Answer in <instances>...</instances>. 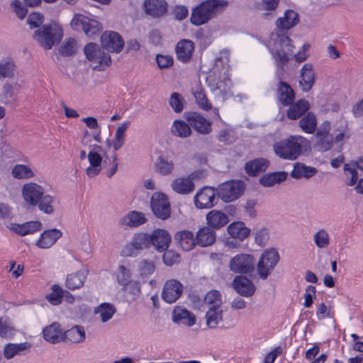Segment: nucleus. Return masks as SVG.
Masks as SVG:
<instances>
[{"instance_id": "13", "label": "nucleus", "mask_w": 363, "mask_h": 363, "mask_svg": "<svg viewBox=\"0 0 363 363\" xmlns=\"http://www.w3.org/2000/svg\"><path fill=\"white\" fill-rule=\"evenodd\" d=\"M151 208L154 214L160 219L165 220L170 216V204L167 196L162 193L153 194Z\"/></svg>"}, {"instance_id": "61", "label": "nucleus", "mask_w": 363, "mask_h": 363, "mask_svg": "<svg viewBox=\"0 0 363 363\" xmlns=\"http://www.w3.org/2000/svg\"><path fill=\"white\" fill-rule=\"evenodd\" d=\"M315 147L319 151H328L332 147L334 142L333 135L326 136H315Z\"/></svg>"}, {"instance_id": "9", "label": "nucleus", "mask_w": 363, "mask_h": 363, "mask_svg": "<svg viewBox=\"0 0 363 363\" xmlns=\"http://www.w3.org/2000/svg\"><path fill=\"white\" fill-rule=\"evenodd\" d=\"M245 184L242 181H228L220 184L216 189L217 195L224 202H232L242 194Z\"/></svg>"}, {"instance_id": "45", "label": "nucleus", "mask_w": 363, "mask_h": 363, "mask_svg": "<svg viewBox=\"0 0 363 363\" xmlns=\"http://www.w3.org/2000/svg\"><path fill=\"white\" fill-rule=\"evenodd\" d=\"M310 108L308 101L301 99L291 106L288 111V117L290 119L296 120L301 117Z\"/></svg>"}, {"instance_id": "27", "label": "nucleus", "mask_w": 363, "mask_h": 363, "mask_svg": "<svg viewBox=\"0 0 363 363\" xmlns=\"http://www.w3.org/2000/svg\"><path fill=\"white\" fill-rule=\"evenodd\" d=\"M233 285L239 294L245 297L252 296L255 291L254 284L245 277H236L233 280Z\"/></svg>"}, {"instance_id": "24", "label": "nucleus", "mask_w": 363, "mask_h": 363, "mask_svg": "<svg viewBox=\"0 0 363 363\" xmlns=\"http://www.w3.org/2000/svg\"><path fill=\"white\" fill-rule=\"evenodd\" d=\"M174 238L179 247L184 251H189L197 245L196 237L190 230H184L179 231L175 233Z\"/></svg>"}, {"instance_id": "36", "label": "nucleus", "mask_w": 363, "mask_h": 363, "mask_svg": "<svg viewBox=\"0 0 363 363\" xmlns=\"http://www.w3.org/2000/svg\"><path fill=\"white\" fill-rule=\"evenodd\" d=\"M130 125V122L126 121L121 124L116 129L114 138L112 140H107V145L115 151L121 149L125 143V133Z\"/></svg>"}, {"instance_id": "12", "label": "nucleus", "mask_w": 363, "mask_h": 363, "mask_svg": "<svg viewBox=\"0 0 363 363\" xmlns=\"http://www.w3.org/2000/svg\"><path fill=\"white\" fill-rule=\"evenodd\" d=\"M45 190L43 186L35 182H28L21 189L23 201L30 207H35L39 199L43 196Z\"/></svg>"}, {"instance_id": "50", "label": "nucleus", "mask_w": 363, "mask_h": 363, "mask_svg": "<svg viewBox=\"0 0 363 363\" xmlns=\"http://www.w3.org/2000/svg\"><path fill=\"white\" fill-rule=\"evenodd\" d=\"M174 168V164L172 160L160 155L157 157L155 162V171L162 175L170 174Z\"/></svg>"}, {"instance_id": "62", "label": "nucleus", "mask_w": 363, "mask_h": 363, "mask_svg": "<svg viewBox=\"0 0 363 363\" xmlns=\"http://www.w3.org/2000/svg\"><path fill=\"white\" fill-rule=\"evenodd\" d=\"M169 103L174 112L180 113L184 108V99L179 93H172L170 96Z\"/></svg>"}, {"instance_id": "11", "label": "nucleus", "mask_w": 363, "mask_h": 363, "mask_svg": "<svg viewBox=\"0 0 363 363\" xmlns=\"http://www.w3.org/2000/svg\"><path fill=\"white\" fill-rule=\"evenodd\" d=\"M191 94L194 98L197 106L205 111H213L214 114V120H218L223 123L219 114V108L218 107H213L211 102L208 99L205 92L204 88L200 83L196 84L191 88Z\"/></svg>"}, {"instance_id": "17", "label": "nucleus", "mask_w": 363, "mask_h": 363, "mask_svg": "<svg viewBox=\"0 0 363 363\" xmlns=\"http://www.w3.org/2000/svg\"><path fill=\"white\" fill-rule=\"evenodd\" d=\"M143 7L145 14L154 18L164 17L168 11L166 0H144Z\"/></svg>"}, {"instance_id": "4", "label": "nucleus", "mask_w": 363, "mask_h": 363, "mask_svg": "<svg viewBox=\"0 0 363 363\" xmlns=\"http://www.w3.org/2000/svg\"><path fill=\"white\" fill-rule=\"evenodd\" d=\"M62 36V27L55 21L43 25L33 34V38L45 50H50L54 45L57 44Z\"/></svg>"}, {"instance_id": "23", "label": "nucleus", "mask_w": 363, "mask_h": 363, "mask_svg": "<svg viewBox=\"0 0 363 363\" xmlns=\"http://www.w3.org/2000/svg\"><path fill=\"white\" fill-rule=\"evenodd\" d=\"M89 271L86 269L68 274L65 279V286L71 291L81 289L84 286Z\"/></svg>"}, {"instance_id": "5", "label": "nucleus", "mask_w": 363, "mask_h": 363, "mask_svg": "<svg viewBox=\"0 0 363 363\" xmlns=\"http://www.w3.org/2000/svg\"><path fill=\"white\" fill-rule=\"evenodd\" d=\"M228 1L224 0H207L194 8L190 21L195 26L207 23L219 10L224 9Z\"/></svg>"}, {"instance_id": "28", "label": "nucleus", "mask_w": 363, "mask_h": 363, "mask_svg": "<svg viewBox=\"0 0 363 363\" xmlns=\"http://www.w3.org/2000/svg\"><path fill=\"white\" fill-rule=\"evenodd\" d=\"M177 59L182 62L190 60L194 51V44L190 40H180L175 48Z\"/></svg>"}, {"instance_id": "41", "label": "nucleus", "mask_w": 363, "mask_h": 363, "mask_svg": "<svg viewBox=\"0 0 363 363\" xmlns=\"http://www.w3.org/2000/svg\"><path fill=\"white\" fill-rule=\"evenodd\" d=\"M287 173L285 172H276L264 174L259 179L260 184L265 187H270L285 181Z\"/></svg>"}, {"instance_id": "19", "label": "nucleus", "mask_w": 363, "mask_h": 363, "mask_svg": "<svg viewBox=\"0 0 363 363\" xmlns=\"http://www.w3.org/2000/svg\"><path fill=\"white\" fill-rule=\"evenodd\" d=\"M186 119L189 125L201 134H208L211 131V122L200 113H189Z\"/></svg>"}, {"instance_id": "49", "label": "nucleus", "mask_w": 363, "mask_h": 363, "mask_svg": "<svg viewBox=\"0 0 363 363\" xmlns=\"http://www.w3.org/2000/svg\"><path fill=\"white\" fill-rule=\"evenodd\" d=\"M189 125V123L182 120H175L171 127V132L176 137L187 138L191 133Z\"/></svg>"}, {"instance_id": "10", "label": "nucleus", "mask_w": 363, "mask_h": 363, "mask_svg": "<svg viewBox=\"0 0 363 363\" xmlns=\"http://www.w3.org/2000/svg\"><path fill=\"white\" fill-rule=\"evenodd\" d=\"M255 259L252 255L240 253L233 257L229 262V269L235 274H246L255 269Z\"/></svg>"}, {"instance_id": "47", "label": "nucleus", "mask_w": 363, "mask_h": 363, "mask_svg": "<svg viewBox=\"0 0 363 363\" xmlns=\"http://www.w3.org/2000/svg\"><path fill=\"white\" fill-rule=\"evenodd\" d=\"M17 330L11 320L7 317L0 318V337L4 339H12L16 334Z\"/></svg>"}, {"instance_id": "44", "label": "nucleus", "mask_w": 363, "mask_h": 363, "mask_svg": "<svg viewBox=\"0 0 363 363\" xmlns=\"http://www.w3.org/2000/svg\"><path fill=\"white\" fill-rule=\"evenodd\" d=\"M313 240L318 249H327L330 244L329 232L325 228L318 229L313 235Z\"/></svg>"}, {"instance_id": "59", "label": "nucleus", "mask_w": 363, "mask_h": 363, "mask_svg": "<svg viewBox=\"0 0 363 363\" xmlns=\"http://www.w3.org/2000/svg\"><path fill=\"white\" fill-rule=\"evenodd\" d=\"M67 337L71 342L79 343L84 341L86 333L82 327L76 325L67 331Z\"/></svg>"}, {"instance_id": "39", "label": "nucleus", "mask_w": 363, "mask_h": 363, "mask_svg": "<svg viewBox=\"0 0 363 363\" xmlns=\"http://www.w3.org/2000/svg\"><path fill=\"white\" fill-rule=\"evenodd\" d=\"M113 277L120 286H125L132 280V272L128 266L118 264L113 271Z\"/></svg>"}, {"instance_id": "55", "label": "nucleus", "mask_w": 363, "mask_h": 363, "mask_svg": "<svg viewBox=\"0 0 363 363\" xmlns=\"http://www.w3.org/2000/svg\"><path fill=\"white\" fill-rule=\"evenodd\" d=\"M300 127L302 130L308 134L313 133L317 127L316 116L311 112L303 116L300 122Z\"/></svg>"}, {"instance_id": "52", "label": "nucleus", "mask_w": 363, "mask_h": 363, "mask_svg": "<svg viewBox=\"0 0 363 363\" xmlns=\"http://www.w3.org/2000/svg\"><path fill=\"white\" fill-rule=\"evenodd\" d=\"M121 287L128 301H135L141 293L140 284L138 281L130 280L127 285Z\"/></svg>"}, {"instance_id": "16", "label": "nucleus", "mask_w": 363, "mask_h": 363, "mask_svg": "<svg viewBox=\"0 0 363 363\" xmlns=\"http://www.w3.org/2000/svg\"><path fill=\"white\" fill-rule=\"evenodd\" d=\"M183 292V285L176 279L167 281L163 286L162 292V299L167 303H173L177 301Z\"/></svg>"}, {"instance_id": "63", "label": "nucleus", "mask_w": 363, "mask_h": 363, "mask_svg": "<svg viewBox=\"0 0 363 363\" xmlns=\"http://www.w3.org/2000/svg\"><path fill=\"white\" fill-rule=\"evenodd\" d=\"M77 50V41L69 38L61 46L60 52L64 56L73 55Z\"/></svg>"}, {"instance_id": "56", "label": "nucleus", "mask_w": 363, "mask_h": 363, "mask_svg": "<svg viewBox=\"0 0 363 363\" xmlns=\"http://www.w3.org/2000/svg\"><path fill=\"white\" fill-rule=\"evenodd\" d=\"M204 301L208 308H222L223 301L221 294L217 290L208 291L206 294Z\"/></svg>"}, {"instance_id": "1", "label": "nucleus", "mask_w": 363, "mask_h": 363, "mask_svg": "<svg viewBox=\"0 0 363 363\" xmlns=\"http://www.w3.org/2000/svg\"><path fill=\"white\" fill-rule=\"evenodd\" d=\"M229 51L223 50L216 57L213 67L206 78L207 86L216 100L223 102L231 96L232 83L229 77Z\"/></svg>"}, {"instance_id": "8", "label": "nucleus", "mask_w": 363, "mask_h": 363, "mask_svg": "<svg viewBox=\"0 0 363 363\" xmlns=\"http://www.w3.org/2000/svg\"><path fill=\"white\" fill-rule=\"evenodd\" d=\"M279 260V255L275 248L265 250L257 263V273L262 279H266Z\"/></svg>"}, {"instance_id": "25", "label": "nucleus", "mask_w": 363, "mask_h": 363, "mask_svg": "<svg viewBox=\"0 0 363 363\" xmlns=\"http://www.w3.org/2000/svg\"><path fill=\"white\" fill-rule=\"evenodd\" d=\"M42 223L38 220L29 221L23 224L10 223L8 228L21 236L34 233L41 229Z\"/></svg>"}, {"instance_id": "58", "label": "nucleus", "mask_w": 363, "mask_h": 363, "mask_svg": "<svg viewBox=\"0 0 363 363\" xmlns=\"http://www.w3.org/2000/svg\"><path fill=\"white\" fill-rule=\"evenodd\" d=\"M26 6L20 0H13L10 3V10L18 19L23 20L28 13Z\"/></svg>"}, {"instance_id": "20", "label": "nucleus", "mask_w": 363, "mask_h": 363, "mask_svg": "<svg viewBox=\"0 0 363 363\" xmlns=\"http://www.w3.org/2000/svg\"><path fill=\"white\" fill-rule=\"evenodd\" d=\"M150 237L151 245H153L157 251L164 252L169 247L171 236L166 230L160 228L154 230L150 234Z\"/></svg>"}, {"instance_id": "15", "label": "nucleus", "mask_w": 363, "mask_h": 363, "mask_svg": "<svg viewBox=\"0 0 363 363\" xmlns=\"http://www.w3.org/2000/svg\"><path fill=\"white\" fill-rule=\"evenodd\" d=\"M216 189L205 186L196 193L194 203L198 208H210L216 204Z\"/></svg>"}, {"instance_id": "42", "label": "nucleus", "mask_w": 363, "mask_h": 363, "mask_svg": "<svg viewBox=\"0 0 363 363\" xmlns=\"http://www.w3.org/2000/svg\"><path fill=\"white\" fill-rule=\"evenodd\" d=\"M30 347V345L27 342L6 344L4 347V357L6 359H11L16 355L21 354V352L26 350Z\"/></svg>"}, {"instance_id": "51", "label": "nucleus", "mask_w": 363, "mask_h": 363, "mask_svg": "<svg viewBox=\"0 0 363 363\" xmlns=\"http://www.w3.org/2000/svg\"><path fill=\"white\" fill-rule=\"evenodd\" d=\"M11 174L17 179H29L35 175L31 167L26 164H16L11 170Z\"/></svg>"}, {"instance_id": "33", "label": "nucleus", "mask_w": 363, "mask_h": 363, "mask_svg": "<svg viewBox=\"0 0 363 363\" xmlns=\"http://www.w3.org/2000/svg\"><path fill=\"white\" fill-rule=\"evenodd\" d=\"M299 21V16L294 10H286L284 15L277 21V26L282 30H289L295 26Z\"/></svg>"}, {"instance_id": "31", "label": "nucleus", "mask_w": 363, "mask_h": 363, "mask_svg": "<svg viewBox=\"0 0 363 363\" xmlns=\"http://www.w3.org/2000/svg\"><path fill=\"white\" fill-rule=\"evenodd\" d=\"M216 239V235L212 228L208 226L201 228L196 233V240L201 247H208L213 245Z\"/></svg>"}, {"instance_id": "30", "label": "nucleus", "mask_w": 363, "mask_h": 363, "mask_svg": "<svg viewBox=\"0 0 363 363\" xmlns=\"http://www.w3.org/2000/svg\"><path fill=\"white\" fill-rule=\"evenodd\" d=\"M172 320L175 323H183L190 327L196 323V317L186 309L177 306L172 312Z\"/></svg>"}, {"instance_id": "34", "label": "nucleus", "mask_w": 363, "mask_h": 363, "mask_svg": "<svg viewBox=\"0 0 363 363\" xmlns=\"http://www.w3.org/2000/svg\"><path fill=\"white\" fill-rule=\"evenodd\" d=\"M171 187L179 194H188L193 191L194 184L189 177H178L172 181Z\"/></svg>"}, {"instance_id": "48", "label": "nucleus", "mask_w": 363, "mask_h": 363, "mask_svg": "<svg viewBox=\"0 0 363 363\" xmlns=\"http://www.w3.org/2000/svg\"><path fill=\"white\" fill-rule=\"evenodd\" d=\"M55 196L44 193L36 206H38L40 211L50 215L55 212Z\"/></svg>"}, {"instance_id": "57", "label": "nucleus", "mask_w": 363, "mask_h": 363, "mask_svg": "<svg viewBox=\"0 0 363 363\" xmlns=\"http://www.w3.org/2000/svg\"><path fill=\"white\" fill-rule=\"evenodd\" d=\"M138 270L142 279L148 278L155 271V265L153 261L145 259H141L138 265Z\"/></svg>"}, {"instance_id": "40", "label": "nucleus", "mask_w": 363, "mask_h": 363, "mask_svg": "<svg viewBox=\"0 0 363 363\" xmlns=\"http://www.w3.org/2000/svg\"><path fill=\"white\" fill-rule=\"evenodd\" d=\"M269 165L267 160L264 158H257L247 162L245 164V169L250 176H255L264 172Z\"/></svg>"}, {"instance_id": "21", "label": "nucleus", "mask_w": 363, "mask_h": 363, "mask_svg": "<svg viewBox=\"0 0 363 363\" xmlns=\"http://www.w3.org/2000/svg\"><path fill=\"white\" fill-rule=\"evenodd\" d=\"M146 220L147 219L143 213L131 211L120 218L118 225L124 228H133L144 224Z\"/></svg>"}, {"instance_id": "3", "label": "nucleus", "mask_w": 363, "mask_h": 363, "mask_svg": "<svg viewBox=\"0 0 363 363\" xmlns=\"http://www.w3.org/2000/svg\"><path fill=\"white\" fill-rule=\"evenodd\" d=\"M265 45L277 67L284 66L292 55L294 46L291 39L282 31L272 33Z\"/></svg>"}, {"instance_id": "43", "label": "nucleus", "mask_w": 363, "mask_h": 363, "mask_svg": "<svg viewBox=\"0 0 363 363\" xmlns=\"http://www.w3.org/2000/svg\"><path fill=\"white\" fill-rule=\"evenodd\" d=\"M223 308H208L206 313V325L208 328H216L223 320Z\"/></svg>"}, {"instance_id": "38", "label": "nucleus", "mask_w": 363, "mask_h": 363, "mask_svg": "<svg viewBox=\"0 0 363 363\" xmlns=\"http://www.w3.org/2000/svg\"><path fill=\"white\" fill-rule=\"evenodd\" d=\"M16 73V66L12 58L5 57L0 59V81L6 78H13Z\"/></svg>"}, {"instance_id": "46", "label": "nucleus", "mask_w": 363, "mask_h": 363, "mask_svg": "<svg viewBox=\"0 0 363 363\" xmlns=\"http://www.w3.org/2000/svg\"><path fill=\"white\" fill-rule=\"evenodd\" d=\"M51 291L45 296V299L52 306H59L62 303L65 290L58 284H53Z\"/></svg>"}, {"instance_id": "14", "label": "nucleus", "mask_w": 363, "mask_h": 363, "mask_svg": "<svg viewBox=\"0 0 363 363\" xmlns=\"http://www.w3.org/2000/svg\"><path fill=\"white\" fill-rule=\"evenodd\" d=\"M102 147L100 145L91 147L87 154V159L89 165L85 169L86 174L88 177L92 178L97 176L102 169Z\"/></svg>"}, {"instance_id": "18", "label": "nucleus", "mask_w": 363, "mask_h": 363, "mask_svg": "<svg viewBox=\"0 0 363 363\" xmlns=\"http://www.w3.org/2000/svg\"><path fill=\"white\" fill-rule=\"evenodd\" d=\"M101 45L109 52H120L124 45L122 37L116 32L106 31L101 37Z\"/></svg>"}, {"instance_id": "35", "label": "nucleus", "mask_w": 363, "mask_h": 363, "mask_svg": "<svg viewBox=\"0 0 363 363\" xmlns=\"http://www.w3.org/2000/svg\"><path fill=\"white\" fill-rule=\"evenodd\" d=\"M44 339L50 343H57L63 338V333L58 323H53L44 328L43 330Z\"/></svg>"}, {"instance_id": "26", "label": "nucleus", "mask_w": 363, "mask_h": 363, "mask_svg": "<svg viewBox=\"0 0 363 363\" xmlns=\"http://www.w3.org/2000/svg\"><path fill=\"white\" fill-rule=\"evenodd\" d=\"M62 232L56 228L45 230L36 242V245L42 249L51 247L62 237Z\"/></svg>"}, {"instance_id": "29", "label": "nucleus", "mask_w": 363, "mask_h": 363, "mask_svg": "<svg viewBox=\"0 0 363 363\" xmlns=\"http://www.w3.org/2000/svg\"><path fill=\"white\" fill-rule=\"evenodd\" d=\"M315 82L313 66L311 63H306L301 69L300 85L304 91H309Z\"/></svg>"}, {"instance_id": "32", "label": "nucleus", "mask_w": 363, "mask_h": 363, "mask_svg": "<svg viewBox=\"0 0 363 363\" xmlns=\"http://www.w3.org/2000/svg\"><path fill=\"white\" fill-rule=\"evenodd\" d=\"M228 234L234 239L244 240L250 234V229L242 221L233 222L228 226Z\"/></svg>"}, {"instance_id": "2", "label": "nucleus", "mask_w": 363, "mask_h": 363, "mask_svg": "<svg viewBox=\"0 0 363 363\" xmlns=\"http://www.w3.org/2000/svg\"><path fill=\"white\" fill-rule=\"evenodd\" d=\"M311 143L301 135H291L286 140L277 142L273 145L275 154L281 159L295 160L308 151Z\"/></svg>"}, {"instance_id": "54", "label": "nucleus", "mask_w": 363, "mask_h": 363, "mask_svg": "<svg viewBox=\"0 0 363 363\" xmlns=\"http://www.w3.org/2000/svg\"><path fill=\"white\" fill-rule=\"evenodd\" d=\"M279 99L282 104L286 106L293 102L294 94L290 86L284 82H281L278 88Z\"/></svg>"}, {"instance_id": "22", "label": "nucleus", "mask_w": 363, "mask_h": 363, "mask_svg": "<svg viewBox=\"0 0 363 363\" xmlns=\"http://www.w3.org/2000/svg\"><path fill=\"white\" fill-rule=\"evenodd\" d=\"M230 221L228 216L220 210H211L206 214V223L213 230H219Z\"/></svg>"}, {"instance_id": "37", "label": "nucleus", "mask_w": 363, "mask_h": 363, "mask_svg": "<svg viewBox=\"0 0 363 363\" xmlns=\"http://www.w3.org/2000/svg\"><path fill=\"white\" fill-rule=\"evenodd\" d=\"M317 172V169L313 167L307 166L302 163H296L291 172V177L296 179L301 178L308 179L316 174Z\"/></svg>"}, {"instance_id": "6", "label": "nucleus", "mask_w": 363, "mask_h": 363, "mask_svg": "<svg viewBox=\"0 0 363 363\" xmlns=\"http://www.w3.org/2000/svg\"><path fill=\"white\" fill-rule=\"evenodd\" d=\"M84 52L88 60L94 65L95 69L104 70L111 64L109 54L105 52L104 48L96 43H88L84 48Z\"/></svg>"}, {"instance_id": "7", "label": "nucleus", "mask_w": 363, "mask_h": 363, "mask_svg": "<svg viewBox=\"0 0 363 363\" xmlns=\"http://www.w3.org/2000/svg\"><path fill=\"white\" fill-rule=\"evenodd\" d=\"M70 26L74 30H83L90 38L99 35L101 30V26L98 21L82 13H74Z\"/></svg>"}, {"instance_id": "53", "label": "nucleus", "mask_w": 363, "mask_h": 363, "mask_svg": "<svg viewBox=\"0 0 363 363\" xmlns=\"http://www.w3.org/2000/svg\"><path fill=\"white\" fill-rule=\"evenodd\" d=\"M94 313L103 323H106L115 314L116 309L112 304L104 303L96 308Z\"/></svg>"}, {"instance_id": "60", "label": "nucleus", "mask_w": 363, "mask_h": 363, "mask_svg": "<svg viewBox=\"0 0 363 363\" xmlns=\"http://www.w3.org/2000/svg\"><path fill=\"white\" fill-rule=\"evenodd\" d=\"M139 251L147 248L151 245V238L146 233H135L131 238Z\"/></svg>"}, {"instance_id": "64", "label": "nucleus", "mask_w": 363, "mask_h": 363, "mask_svg": "<svg viewBox=\"0 0 363 363\" xmlns=\"http://www.w3.org/2000/svg\"><path fill=\"white\" fill-rule=\"evenodd\" d=\"M316 308V317L318 320L333 318V311L324 303L317 304Z\"/></svg>"}]
</instances>
